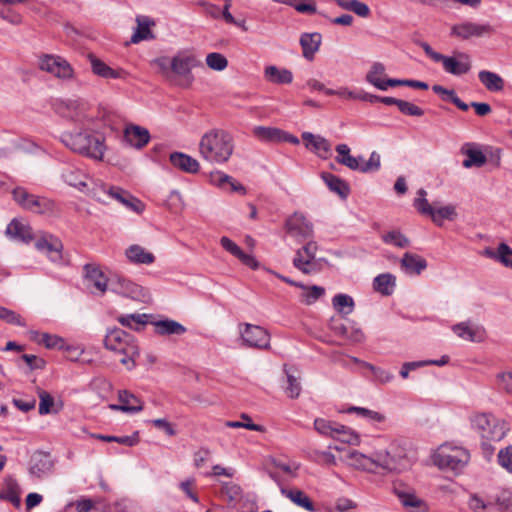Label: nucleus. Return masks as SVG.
Wrapping results in <instances>:
<instances>
[{"mask_svg": "<svg viewBox=\"0 0 512 512\" xmlns=\"http://www.w3.org/2000/svg\"><path fill=\"white\" fill-rule=\"evenodd\" d=\"M234 151L233 137L223 129H211L199 142L200 156L211 163H226Z\"/></svg>", "mask_w": 512, "mask_h": 512, "instance_id": "nucleus-1", "label": "nucleus"}, {"mask_svg": "<svg viewBox=\"0 0 512 512\" xmlns=\"http://www.w3.org/2000/svg\"><path fill=\"white\" fill-rule=\"evenodd\" d=\"M62 143L75 153L101 160L104 155V138L88 130L79 132H64L61 136Z\"/></svg>", "mask_w": 512, "mask_h": 512, "instance_id": "nucleus-2", "label": "nucleus"}, {"mask_svg": "<svg viewBox=\"0 0 512 512\" xmlns=\"http://www.w3.org/2000/svg\"><path fill=\"white\" fill-rule=\"evenodd\" d=\"M104 346L110 351L123 355L120 362L128 369L135 366V359L139 356V348L131 334L120 328L110 329L105 335Z\"/></svg>", "mask_w": 512, "mask_h": 512, "instance_id": "nucleus-3", "label": "nucleus"}, {"mask_svg": "<svg viewBox=\"0 0 512 512\" xmlns=\"http://www.w3.org/2000/svg\"><path fill=\"white\" fill-rule=\"evenodd\" d=\"M469 460L468 450L449 443L440 445L433 454V463L441 470L461 471Z\"/></svg>", "mask_w": 512, "mask_h": 512, "instance_id": "nucleus-4", "label": "nucleus"}, {"mask_svg": "<svg viewBox=\"0 0 512 512\" xmlns=\"http://www.w3.org/2000/svg\"><path fill=\"white\" fill-rule=\"evenodd\" d=\"M199 66H202V62L196 56L188 53H179L172 58L171 72L182 78L179 83L180 86L190 87L194 81L191 71Z\"/></svg>", "mask_w": 512, "mask_h": 512, "instance_id": "nucleus-5", "label": "nucleus"}, {"mask_svg": "<svg viewBox=\"0 0 512 512\" xmlns=\"http://www.w3.org/2000/svg\"><path fill=\"white\" fill-rule=\"evenodd\" d=\"M494 33V28L488 24H480L472 21H462L451 27L450 36L460 40H469L473 37L481 38Z\"/></svg>", "mask_w": 512, "mask_h": 512, "instance_id": "nucleus-6", "label": "nucleus"}, {"mask_svg": "<svg viewBox=\"0 0 512 512\" xmlns=\"http://www.w3.org/2000/svg\"><path fill=\"white\" fill-rule=\"evenodd\" d=\"M109 289L116 294L141 302H146L148 298L143 287L120 275L109 279Z\"/></svg>", "mask_w": 512, "mask_h": 512, "instance_id": "nucleus-7", "label": "nucleus"}, {"mask_svg": "<svg viewBox=\"0 0 512 512\" xmlns=\"http://www.w3.org/2000/svg\"><path fill=\"white\" fill-rule=\"evenodd\" d=\"M309 241L300 249L296 251L293 259V265L304 274H311L317 272V263L315 262L316 252L318 245L316 242L308 239Z\"/></svg>", "mask_w": 512, "mask_h": 512, "instance_id": "nucleus-8", "label": "nucleus"}, {"mask_svg": "<svg viewBox=\"0 0 512 512\" xmlns=\"http://www.w3.org/2000/svg\"><path fill=\"white\" fill-rule=\"evenodd\" d=\"M287 233L299 242L313 237V226L301 213H294L285 222Z\"/></svg>", "mask_w": 512, "mask_h": 512, "instance_id": "nucleus-9", "label": "nucleus"}, {"mask_svg": "<svg viewBox=\"0 0 512 512\" xmlns=\"http://www.w3.org/2000/svg\"><path fill=\"white\" fill-rule=\"evenodd\" d=\"M39 68L53 74L59 79H70L73 77V69L63 58L53 55H44L40 58Z\"/></svg>", "mask_w": 512, "mask_h": 512, "instance_id": "nucleus-10", "label": "nucleus"}, {"mask_svg": "<svg viewBox=\"0 0 512 512\" xmlns=\"http://www.w3.org/2000/svg\"><path fill=\"white\" fill-rule=\"evenodd\" d=\"M243 342L248 347L268 349L270 347V334L260 326L245 324V330L241 333Z\"/></svg>", "mask_w": 512, "mask_h": 512, "instance_id": "nucleus-11", "label": "nucleus"}, {"mask_svg": "<svg viewBox=\"0 0 512 512\" xmlns=\"http://www.w3.org/2000/svg\"><path fill=\"white\" fill-rule=\"evenodd\" d=\"M439 62L443 69L450 74L460 76L466 74L471 69V58L465 52H457L456 57L441 55Z\"/></svg>", "mask_w": 512, "mask_h": 512, "instance_id": "nucleus-12", "label": "nucleus"}, {"mask_svg": "<svg viewBox=\"0 0 512 512\" xmlns=\"http://www.w3.org/2000/svg\"><path fill=\"white\" fill-rule=\"evenodd\" d=\"M53 467L54 463L49 453L36 452L30 459L29 472L36 478H43L52 473Z\"/></svg>", "mask_w": 512, "mask_h": 512, "instance_id": "nucleus-13", "label": "nucleus"}, {"mask_svg": "<svg viewBox=\"0 0 512 512\" xmlns=\"http://www.w3.org/2000/svg\"><path fill=\"white\" fill-rule=\"evenodd\" d=\"M375 462L377 464V468L380 467L388 472H401L404 470L408 461L406 457L400 454H391V452L378 453L375 456Z\"/></svg>", "mask_w": 512, "mask_h": 512, "instance_id": "nucleus-14", "label": "nucleus"}, {"mask_svg": "<svg viewBox=\"0 0 512 512\" xmlns=\"http://www.w3.org/2000/svg\"><path fill=\"white\" fill-rule=\"evenodd\" d=\"M35 247L39 251H45L53 262H58L62 258L63 244L57 237L51 234L38 238L35 242Z\"/></svg>", "mask_w": 512, "mask_h": 512, "instance_id": "nucleus-15", "label": "nucleus"}, {"mask_svg": "<svg viewBox=\"0 0 512 512\" xmlns=\"http://www.w3.org/2000/svg\"><path fill=\"white\" fill-rule=\"evenodd\" d=\"M118 400L120 404L109 405L111 410L127 413H136L143 410V402L127 390H120L118 392Z\"/></svg>", "mask_w": 512, "mask_h": 512, "instance_id": "nucleus-16", "label": "nucleus"}, {"mask_svg": "<svg viewBox=\"0 0 512 512\" xmlns=\"http://www.w3.org/2000/svg\"><path fill=\"white\" fill-rule=\"evenodd\" d=\"M61 177L68 185L80 191H84V188L88 187V176L72 164L65 165L62 168Z\"/></svg>", "mask_w": 512, "mask_h": 512, "instance_id": "nucleus-17", "label": "nucleus"}, {"mask_svg": "<svg viewBox=\"0 0 512 512\" xmlns=\"http://www.w3.org/2000/svg\"><path fill=\"white\" fill-rule=\"evenodd\" d=\"M116 187L101 181H91V184L88 183V187H85L83 192L100 203L108 204L109 200L113 197Z\"/></svg>", "mask_w": 512, "mask_h": 512, "instance_id": "nucleus-18", "label": "nucleus"}, {"mask_svg": "<svg viewBox=\"0 0 512 512\" xmlns=\"http://www.w3.org/2000/svg\"><path fill=\"white\" fill-rule=\"evenodd\" d=\"M124 140L132 147L141 149L146 146L150 140L149 131L138 125H128L124 130Z\"/></svg>", "mask_w": 512, "mask_h": 512, "instance_id": "nucleus-19", "label": "nucleus"}, {"mask_svg": "<svg viewBox=\"0 0 512 512\" xmlns=\"http://www.w3.org/2000/svg\"><path fill=\"white\" fill-rule=\"evenodd\" d=\"M136 29L131 36V43L137 44L144 40L154 39L155 36L151 31V27L155 26V21L149 16L138 15L136 16Z\"/></svg>", "mask_w": 512, "mask_h": 512, "instance_id": "nucleus-20", "label": "nucleus"}, {"mask_svg": "<svg viewBox=\"0 0 512 512\" xmlns=\"http://www.w3.org/2000/svg\"><path fill=\"white\" fill-rule=\"evenodd\" d=\"M453 332L464 340L481 342L485 338V330L478 325H471L469 322H461L452 327Z\"/></svg>", "mask_w": 512, "mask_h": 512, "instance_id": "nucleus-21", "label": "nucleus"}, {"mask_svg": "<svg viewBox=\"0 0 512 512\" xmlns=\"http://www.w3.org/2000/svg\"><path fill=\"white\" fill-rule=\"evenodd\" d=\"M169 159L173 167L185 173L195 174L200 169L198 160L182 152L171 153Z\"/></svg>", "mask_w": 512, "mask_h": 512, "instance_id": "nucleus-22", "label": "nucleus"}, {"mask_svg": "<svg viewBox=\"0 0 512 512\" xmlns=\"http://www.w3.org/2000/svg\"><path fill=\"white\" fill-rule=\"evenodd\" d=\"M112 199L137 214H141L145 209V204L141 200L133 196L129 191L118 186L116 187Z\"/></svg>", "mask_w": 512, "mask_h": 512, "instance_id": "nucleus-23", "label": "nucleus"}, {"mask_svg": "<svg viewBox=\"0 0 512 512\" xmlns=\"http://www.w3.org/2000/svg\"><path fill=\"white\" fill-rule=\"evenodd\" d=\"M302 139L305 141L306 147H312L313 150L321 157L328 158L331 156V144L322 136L314 135L311 132H304Z\"/></svg>", "mask_w": 512, "mask_h": 512, "instance_id": "nucleus-24", "label": "nucleus"}, {"mask_svg": "<svg viewBox=\"0 0 512 512\" xmlns=\"http://www.w3.org/2000/svg\"><path fill=\"white\" fill-rule=\"evenodd\" d=\"M300 45L302 47L303 57L309 61L314 59L315 53L319 50L322 36L318 32L303 33L300 36Z\"/></svg>", "mask_w": 512, "mask_h": 512, "instance_id": "nucleus-25", "label": "nucleus"}, {"mask_svg": "<svg viewBox=\"0 0 512 512\" xmlns=\"http://www.w3.org/2000/svg\"><path fill=\"white\" fill-rule=\"evenodd\" d=\"M84 271L86 279L93 284L100 295H103L109 287V280L104 273L95 264H86Z\"/></svg>", "mask_w": 512, "mask_h": 512, "instance_id": "nucleus-26", "label": "nucleus"}, {"mask_svg": "<svg viewBox=\"0 0 512 512\" xmlns=\"http://www.w3.org/2000/svg\"><path fill=\"white\" fill-rule=\"evenodd\" d=\"M155 327L158 336L183 335L187 329L181 323L172 319H163L150 322Z\"/></svg>", "mask_w": 512, "mask_h": 512, "instance_id": "nucleus-27", "label": "nucleus"}, {"mask_svg": "<svg viewBox=\"0 0 512 512\" xmlns=\"http://www.w3.org/2000/svg\"><path fill=\"white\" fill-rule=\"evenodd\" d=\"M6 235L24 243H29L33 240L32 228L17 219H13L8 224Z\"/></svg>", "mask_w": 512, "mask_h": 512, "instance_id": "nucleus-28", "label": "nucleus"}, {"mask_svg": "<svg viewBox=\"0 0 512 512\" xmlns=\"http://www.w3.org/2000/svg\"><path fill=\"white\" fill-rule=\"evenodd\" d=\"M335 150L338 153V155L335 158L337 163L344 165L351 170H358L361 172V162L363 161L362 156L356 158L350 155V148L346 144H338Z\"/></svg>", "mask_w": 512, "mask_h": 512, "instance_id": "nucleus-29", "label": "nucleus"}, {"mask_svg": "<svg viewBox=\"0 0 512 512\" xmlns=\"http://www.w3.org/2000/svg\"><path fill=\"white\" fill-rule=\"evenodd\" d=\"M426 267V260L417 254L406 252L401 259V268L409 274L419 275Z\"/></svg>", "mask_w": 512, "mask_h": 512, "instance_id": "nucleus-30", "label": "nucleus"}, {"mask_svg": "<svg viewBox=\"0 0 512 512\" xmlns=\"http://www.w3.org/2000/svg\"><path fill=\"white\" fill-rule=\"evenodd\" d=\"M395 493L404 507L409 508L411 512H428L426 503L412 493H408L395 487Z\"/></svg>", "mask_w": 512, "mask_h": 512, "instance_id": "nucleus-31", "label": "nucleus"}, {"mask_svg": "<svg viewBox=\"0 0 512 512\" xmlns=\"http://www.w3.org/2000/svg\"><path fill=\"white\" fill-rule=\"evenodd\" d=\"M468 505L473 512H504L500 496L495 502H486L477 495H472Z\"/></svg>", "mask_w": 512, "mask_h": 512, "instance_id": "nucleus-32", "label": "nucleus"}, {"mask_svg": "<svg viewBox=\"0 0 512 512\" xmlns=\"http://www.w3.org/2000/svg\"><path fill=\"white\" fill-rule=\"evenodd\" d=\"M267 81L274 84H289L293 80V74L286 68H278L274 65L267 66L264 71Z\"/></svg>", "mask_w": 512, "mask_h": 512, "instance_id": "nucleus-33", "label": "nucleus"}, {"mask_svg": "<svg viewBox=\"0 0 512 512\" xmlns=\"http://www.w3.org/2000/svg\"><path fill=\"white\" fill-rule=\"evenodd\" d=\"M125 255L134 264H152L155 261V256L151 252L136 244L127 248Z\"/></svg>", "mask_w": 512, "mask_h": 512, "instance_id": "nucleus-34", "label": "nucleus"}, {"mask_svg": "<svg viewBox=\"0 0 512 512\" xmlns=\"http://www.w3.org/2000/svg\"><path fill=\"white\" fill-rule=\"evenodd\" d=\"M321 177L331 191L338 194L342 199L347 198L350 189L348 184L344 180L327 172L322 173Z\"/></svg>", "mask_w": 512, "mask_h": 512, "instance_id": "nucleus-35", "label": "nucleus"}, {"mask_svg": "<svg viewBox=\"0 0 512 512\" xmlns=\"http://www.w3.org/2000/svg\"><path fill=\"white\" fill-rule=\"evenodd\" d=\"M283 370L286 374L287 378V386L285 387V392L288 397L291 399L298 398L302 387L299 381V375H296V369L288 367V365H284Z\"/></svg>", "mask_w": 512, "mask_h": 512, "instance_id": "nucleus-36", "label": "nucleus"}, {"mask_svg": "<svg viewBox=\"0 0 512 512\" xmlns=\"http://www.w3.org/2000/svg\"><path fill=\"white\" fill-rule=\"evenodd\" d=\"M5 492L0 494V499H5L18 507L20 505V488L18 482L12 476H6L4 479Z\"/></svg>", "mask_w": 512, "mask_h": 512, "instance_id": "nucleus-37", "label": "nucleus"}, {"mask_svg": "<svg viewBox=\"0 0 512 512\" xmlns=\"http://www.w3.org/2000/svg\"><path fill=\"white\" fill-rule=\"evenodd\" d=\"M432 90L434 93L438 94L443 101H448L453 103L458 109L461 111H467L469 109V105L463 102L456 94L455 90L447 89L441 85H433Z\"/></svg>", "mask_w": 512, "mask_h": 512, "instance_id": "nucleus-38", "label": "nucleus"}, {"mask_svg": "<svg viewBox=\"0 0 512 512\" xmlns=\"http://www.w3.org/2000/svg\"><path fill=\"white\" fill-rule=\"evenodd\" d=\"M480 82L492 92L501 91L504 88V80L496 73L482 70L478 74Z\"/></svg>", "mask_w": 512, "mask_h": 512, "instance_id": "nucleus-39", "label": "nucleus"}, {"mask_svg": "<svg viewBox=\"0 0 512 512\" xmlns=\"http://www.w3.org/2000/svg\"><path fill=\"white\" fill-rule=\"evenodd\" d=\"M275 3H281L293 7L297 12L302 14H316L317 7L314 0H272Z\"/></svg>", "mask_w": 512, "mask_h": 512, "instance_id": "nucleus-40", "label": "nucleus"}, {"mask_svg": "<svg viewBox=\"0 0 512 512\" xmlns=\"http://www.w3.org/2000/svg\"><path fill=\"white\" fill-rule=\"evenodd\" d=\"M351 465L362 470L374 472L377 468L375 458L368 457L358 451H352L348 455Z\"/></svg>", "mask_w": 512, "mask_h": 512, "instance_id": "nucleus-41", "label": "nucleus"}, {"mask_svg": "<svg viewBox=\"0 0 512 512\" xmlns=\"http://www.w3.org/2000/svg\"><path fill=\"white\" fill-rule=\"evenodd\" d=\"M396 278L390 273L380 274L373 281L374 290L382 295L389 296L395 286Z\"/></svg>", "mask_w": 512, "mask_h": 512, "instance_id": "nucleus-42", "label": "nucleus"}, {"mask_svg": "<svg viewBox=\"0 0 512 512\" xmlns=\"http://www.w3.org/2000/svg\"><path fill=\"white\" fill-rule=\"evenodd\" d=\"M14 201L24 210L30 211L32 206L35 204L34 201L37 199V195L29 193L23 187H16L12 191Z\"/></svg>", "mask_w": 512, "mask_h": 512, "instance_id": "nucleus-43", "label": "nucleus"}, {"mask_svg": "<svg viewBox=\"0 0 512 512\" xmlns=\"http://www.w3.org/2000/svg\"><path fill=\"white\" fill-rule=\"evenodd\" d=\"M283 494L286 495L293 503L296 505L313 512L315 511L314 504L310 500V498L301 490L298 489H290V490H283Z\"/></svg>", "mask_w": 512, "mask_h": 512, "instance_id": "nucleus-44", "label": "nucleus"}, {"mask_svg": "<svg viewBox=\"0 0 512 512\" xmlns=\"http://www.w3.org/2000/svg\"><path fill=\"white\" fill-rule=\"evenodd\" d=\"M462 152L467 156L463 161V166L465 168H471L473 166L482 167L487 162L486 156L478 149L471 147L465 149V147H463Z\"/></svg>", "mask_w": 512, "mask_h": 512, "instance_id": "nucleus-45", "label": "nucleus"}, {"mask_svg": "<svg viewBox=\"0 0 512 512\" xmlns=\"http://www.w3.org/2000/svg\"><path fill=\"white\" fill-rule=\"evenodd\" d=\"M38 336H40V334L38 332H32L31 339L38 342L39 344H43L48 349L61 350L64 348V344H65L64 339L57 335L43 333L41 335V339H38Z\"/></svg>", "mask_w": 512, "mask_h": 512, "instance_id": "nucleus-46", "label": "nucleus"}, {"mask_svg": "<svg viewBox=\"0 0 512 512\" xmlns=\"http://www.w3.org/2000/svg\"><path fill=\"white\" fill-rule=\"evenodd\" d=\"M253 134L261 141L280 142L282 130L275 127L256 126Z\"/></svg>", "mask_w": 512, "mask_h": 512, "instance_id": "nucleus-47", "label": "nucleus"}, {"mask_svg": "<svg viewBox=\"0 0 512 512\" xmlns=\"http://www.w3.org/2000/svg\"><path fill=\"white\" fill-rule=\"evenodd\" d=\"M333 308L344 316L352 313L354 309V300L347 294H337L332 299Z\"/></svg>", "mask_w": 512, "mask_h": 512, "instance_id": "nucleus-48", "label": "nucleus"}, {"mask_svg": "<svg viewBox=\"0 0 512 512\" xmlns=\"http://www.w3.org/2000/svg\"><path fill=\"white\" fill-rule=\"evenodd\" d=\"M385 73V67L381 63H374L369 72L366 75V81L375 86L376 88L380 90H385V87L383 84L384 80L382 79V76Z\"/></svg>", "mask_w": 512, "mask_h": 512, "instance_id": "nucleus-49", "label": "nucleus"}, {"mask_svg": "<svg viewBox=\"0 0 512 512\" xmlns=\"http://www.w3.org/2000/svg\"><path fill=\"white\" fill-rule=\"evenodd\" d=\"M430 216L437 225L441 226L443 220L445 219L453 221L457 217V212L455 206L446 205L439 208L434 207L433 212Z\"/></svg>", "mask_w": 512, "mask_h": 512, "instance_id": "nucleus-50", "label": "nucleus"}, {"mask_svg": "<svg viewBox=\"0 0 512 512\" xmlns=\"http://www.w3.org/2000/svg\"><path fill=\"white\" fill-rule=\"evenodd\" d=\"M92 71L103 78H117L118 73L113 70L111 67L106 65L103 61L98 59L97 57L90 55L89 56Z\"/></svg>", "mask_w": 512, "mask_h": 512, "instance_id": "nucleus-51", "label": "nucleus"}, {"mask_svg": "<svg viewBox=\"0 0 512 512\" xmlns=\"http://www.w3.org/2000/svg\"><path fill=\"white\" fill-rule=\"evenodd\" d=\"M34 203L30 212L41 215H51L56 211L55 202L49 198L38 196Z\"/></svg>", "mask_w": 512, "mask_h": 512, "instance_id": "nucleus-52", "label": "nucleus"}, {"mask_svg": "<svg viewBox=\"0 0 512 512\" xmlns=\"http://www.w3.org/2000/svg\"><path fill=\"white\" fill-rule=\"evenodd\" d=\"M335 439L347 443L350 445H358L360 442L358 434L352 431L350 428L338 423L335 432Z\"/></svg>", "mask_w": 512, "mask_h": 512, "instance_id": "nucleus-53", "label": "nucleus"}, {"mask_svg": "<svg viewBox=\"0 0 512 512\" xmlns=\"http://www.w3.org/2000/svg\"><path fill=\"white\" fill-rule=\"evenodd\" d=\"M381 238L384 243L391 244L399 248H406L410 244L409 239L397 230L389 231L383 234Z\"/></svg>", "mask_w": 512, "mask_h": 512, "instance_id": "nucleus-54", "label": "nucleus"}, {"mask_svg": "<svg viewBox=\"0 0 512 512\" xmlns=\"http://www.w3.org/2000/svg\"><path fill=\"white\" fill-rule=\"evenodd\" d=\"M37 394L40 399L38 410L39 414L46 415L53 413L54 398L52 397V395L41 388H37Z\"/></svg>", "mask_w": 512, "mask_h": 512, "instance_id": "nucleus-55", "label": "nucleus"}, {"mask_svg": "<svg viewBox=\"0 0 512 512\" xmlns=\"http://www.w3.org/2000/svg\"><path fill=\"white\" fill-rule=\"evenodd\" d=\"M506 435L504 423H499L496 419L492 422L487 432L484 433V439L487 441H500Z\"/></svg>", "mask_w": 512, "mask_h": 512, "instance_id": "nucleus-56", "label": "nucleus"}, {"mask_svg": "<svg viewBox=\"0 0 512 512\" xmlns=\"http://www.w3.org/2000/svg\"><path fill=\"white\" fill-rule=\"evenodd\" d=\"M221 493L225 496L228 502H237L242 495L241 487L233 482H222Z\"/></svg>", "mask_w": 512, "mask_h": 512, "instance_id": "nucleus-57", "label": "nucleus"}, {"mask_svg": "<svg viewBox=\"0 0 512 512\" xmlns=\"http://www.w3.org/2000/svg\"><path fill=\"white\" fill-rule=\"evenodd\" d=\"M303 290L304 293L302 294V301L306 305L314 304L318 299H320L325 294V289L317 285L306 286V289Z\"/></svg>", "mask_w": 512, "mask_h": 512, "instance_id": "nucleus-58", "label": "nucleus"}, {"mask_svg": "<svg viewBox=\"0 0 512 512\" xmlns=\"http://www.w3.org/2000/svg\"><path fill=\"white\" fill-rule=\"evenodd\" d=\"M338 423L331 422L323 418H317L314 421V428L322 435L330 436L332 438L336 437V427Z\"/></svg>", "mask_w": 512, "mask_h": 512, "instance_id": "nucleus-59", "label": "nucleus"}, {"mask_svg": "<svg viewBox=\"0 0 512 512\" xmlns=\"http://www.w3.org/2000/svg\"><path fill=\"white\" fill-rule=\"evenodd\" d=\"M207 66L216 71H222L228 66V60L220 53L212 52L206 56Z\"/></svg>", "mask_w": 512, "mask_h": 512, "instance_id": "nucleus-60", "label": "nucleus"}, {"mask_svg": "<svg viewBox=\"0 0 512 512\" xmlns=\"http://www.w3.org/2000/svg\"><path fill=\"white\" fill-rule=\"evenodd\" d=\"M494 417L491 416L490 414H477L474 418H473V426L478 430V432L480 433L481 437L484 439V433L487 432L488 428L490 427V425L492 424V422L494 421Z\"/></svg>", "mask_w": 512, "mask_h": 512, "instance_id": "nucleus-61", "label": "nucleus"}, {"mask_svg": "<svg viewBox=\"0 0 512 512\" xmlns=\"http://www.w3.org/2000/svg\"><path fill=\"white\" fill-rule=\"evenodd\" d=\"M418 197L414 200V206L417 208V210L424 215H431L434 209V206L429 204V202L426 199L427 192L421 188L417 192Z\"/></svg>", "mask_w": 512, "mask_h": 512, "instance_id": "nucleus-62", "label": "nucleus"}, {"mask_svg": "<svg viewBox=\"0 0 512 512\" xmlns=\"http://www.w3.org/2000/svg\"><path fill=\"white\" fill-rule=\"evenodd\" d=\"M0 319L13 325L17 326H26V322L21 317L20 314L16 313L13 310H9L5 307L0 306Z\"/></svg>", "mask_w": 512, "mask_h": 512, "instance_id": "nucleus-63", "label": "nucleus"}, {"mask_svg": "<svg viewBox=\"0 0 512 512\" xmlns=\"http://www.w3.org/2000/svg\"><path fill=\"white\" fill-rule=\"evenodd\" d=\"M498 261L512 268V249L505 243H500L498 246Z\"/></svg>", "mask_w": 512, "mask_h": 512, "instance_id": "nucleus-64", "label": "nucleus"}]
</instances>
